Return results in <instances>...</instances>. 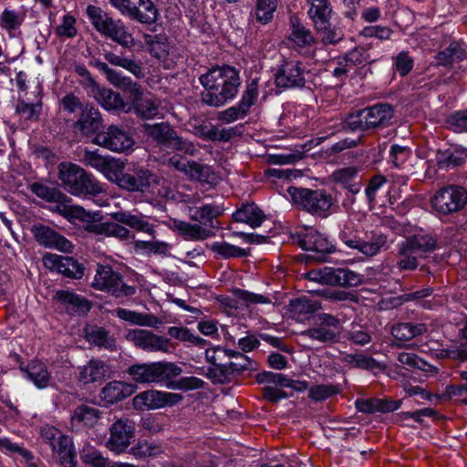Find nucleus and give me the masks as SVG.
<instances>
[{"label":"nucleus","mask_w":467,"mask_h":467,"mask_svg":"<svg viewBox=\"0 0 467 467\" xmlns=\"http://www.w3.org/2000/svg\"><path fill=\"white\" fill-rule=\"evenodd\" d=\"M240 85L237 71L230 67H214L206 72V105L223 106L235 97Z\"/></svg>","instance_id":"nucleus-1"},{"label":"nucleus","mask_w":467,"mask_h":467,"mask_svg":"<svg viewBox=\"0 0 467 467\" xmlns=\"http://www.w3.org/2000/svg\"><path fill=\"white\" fill-rule=\"evenodd\" d=\"M58 179L73 195L96 196L103 192L102 185L87 171L71 162L58 165Z\"/></svg>","instance_id":"nucleus-2"},{"label":"nucleus","mask_w":467,"mask_h":467,"mask_svg":"<svg viewBox=\"0 0 467 467\" xmlns=\"http://www.w3.org/2000/svg\"><path fill=\"white\" fill-rule=\"evenodd\" d=\"M392 117L393 109L389 104H377L349 114L345 120L344 129L365 131L387 125Z\"/></svg>","instance_id":"nucleus-3"},{"label":"nucleus","mask_w":467,"mask_h":467,"mask_svg":"<svg viewBox=\"0 0 467 467\" xmlns=\"http://www.w3.org/2000/svg\"><path fill=\"white\" fill-rule=\"evenodd\" d=\"M182 368L172 362L133 364L127 369L131 379L140 384L161 383L182 373Z\"/></svg>","instance_id":"nucleus-4"},{"label":"nucleus","mask_w":467,"mask_h":467,"mask_svg":"<svg viewBox=\"0 0 467 467\" xmlns=\"http://www.w3.org/2000/svg\"><path fill=\"white\" fill-rule=\"evenodd\" d=\"M319 320L318 324L299 334L305 347L312 348L314 343L328 344L338 340L341 330L339 319L328 314H321Z\"/></svg>","instance_id":"nucleus-5"},{"label":"nucleus","mask_w":467,"mask_h":467,"mask_svg":"<svg viewBox=\"0 0 467 467\" xmlns=\"http://www.w3.org/2000/svg\"><path fill=\"white\" fill-rule=\"evenodd\" d=\"M87 13L93 26L103 36L111 38L125 47L132 43V36L127 32L125 26L114 21L100 7L88 5Z\"/></svg>","instance_id":"nucleus-6"},{"label":"nucleus","mask_w":467,"mask_h":467,"mask_svg":"<svg viewBox=\"0 0 467 467\" xmlns=\"http://www.w3.org/2000/svg\"><path fill=\"white\" fill-rule=\"evenodd\" d=\"M91 285L117 298L130 296L136 293V287L125 284L122 275L108 265H98Z\"/></svg>","instance_id":"nucleus-7"},{"label":"nucleus","mask_w":467,"mask_h":467,"mask_svg":"<svg viewBox=\"0 0 467 467\" xmlns=\"http://www.w3.org/2000/svg\"><path fill=\"white\" fill-rule=\"evenodd\" d=\"M399 234L406 237V240L399 244V254H404L409 249L419 252H431L437 246V240L422 229L411 224L396 223L391 226Z\"/></svg>","instance_id":"nucleus-8"},{"label":"nucleus","mask_w":467,"mask_h":467,"mask_svg":"<svg viewBox=\"0 0 467 467\" xmlns=\"http://www.w3.org/2000/svg\"><path fill=\"white\" fill-rule=\"evenodd\" d=\"M123 16L145 25L154 24L159 11L151 0H109Z\"/></svg>","instance_id":"nucleus-9"},{"label":"nucleus","mask_w":467,"mask_h":467,"mask_svg":"<svg viewBox=\"0 0 467 467\" xmlns=\"http://www.w3.org/2000/svg\"><path fill=\"white\" fill-rule=\"evenodd\" d=\"M142 130L160 145L185 153L192 154L193 152L192 145L178 136L169 123L161 122L153 125L145 123L142 125Z\"/></svg>","instance_id":"nucleus-10"},{"label":"nucleus","mask_w":467,"mask_h":467,"mask_svg":"<svg viewBox=\"0 0 467 467\" xmlns=\"http://www.w3.org/2000/svg\"><path fill=\"white\" fill-rule=\"evenodd\" d=\"M307 279L324 285L356 286L361 283V276L346 268L324 267L309 271Z\"/></svg>","instance_id":"nucleus-11"},{"label":"nucleus","mask_w":467,"mask_h":467,"mask_svg":"<svg viewBox=\"0 0 467 467\" xmlns=\"http://www.w3.org/2000/svg\"><path fill=\"white\" fill-rule=\"evenodd\" d=\"M291 239L303 250L316 253L317 254L313 255V258L317 261H324L325 255L335 250L334 245L323 234L316 231L295 233L291 234Z\"/></svg>","instance_id":"nucleus-12"},{"label":"nucleus","mask_w":467,"mask_h":467,"mask_svg":"<svg viewBox=\"0 0 467 467\" xmlns=\"http://www.w3.org/2000/svg\"><path fill=\"white\" fill-rule=\"evenodd\" d=\"M135 423L130 419H119L109 428L107 448L115 453L123 452L134 437Z\"/></svg>","instance_id":"nucleus-13"},{"label":"nucleus","mask_w":467,"mask_h":467,"mask_svg":"<svg viewBox=\"0 0 467 467\" xmlns=\"http://www.w3.org/2000/svg\"><path fill=\"white\" fill-rule=\"evenodd\" d=\"M126 338L147 352H171L170 339L144 329L129 330Z\"/></svg>","instance_id":"nucleus-14"},{"label":"nucleus","mask_w":467,"mask_h":467,"mask_svg":"<svg viewBox=\"0 0 467 467\" xmlns=\"http://www.w3.org/2000/svg\"><path fill=\"white\" fill-rule=\"evenodd\" d=\"M93 142L117 152L130 150L134 143L131 136L117 125H110L106 131L98 133Z\"/></svg>","instance_id":"nucleus-15"},{"label":"nucleus","mask_w":467,"mask_h":467,"mask_svg":"<svg viewBox=\"0 0 467 467\" xmlns=\"http://www.w3.org/2000/svg\"><path fill=\"white\" fill-rule=\"evenodd\" d=\"M91 64L99 70L102 71L106 75L107 79L113 86L129 92L133 101H138L142 99L143 92L140 85L137 82H133L130 78L123 76L121 73L109 67L108 64L98 59L91 61Z\"/></svg>","instance_id":"nucleus-16"},{"label":"nucleus","mask_w":467,"mask_h":467,"mask_svg":"<svg viewBox=\"0 0 467 467\" xmlns=\"http://www.w3.org/2000/svg\"><path fill=\"white\" fill-rule=\"evenodd\" d=\"M103 127V119L99 110L91 104H86L81 108V112L77 121L73 123V131L81 136L90 137L99 133Z\"/></svg>","instance_id":"nucleus-17"},{"label":"nucleus","mask_w":467,"mask_h":467,"mask_svg":"<svg viewBox=\"0 0 467 467\" xmlns=\"http://www.w3.org/2000/svg\"><path fill=\"white\" fill-rule=\"evenodd\" d=\"M43 262L47 267L55 269L67 277L80 279L85 274L84 265L73 257L47 253L43 256Z\"/></svg>","instance_id":"nucleus-18"},{"label":"nucleus","mask_w":467,"mask_h":467,"mask_svg":"<svg viewBox=\"0 0 467 467\" xmlns=\"http://www.w3.org/2000/svg\"><path fill=\"white\" fill-rule=\"evenodd\" d=\"M32 232L40 245L64 253L72 252L73 245L71 242L47 226L35 225L32 228Z\"/></svg>","instance_id":"nucleus-19"},{"label":"nucleus","mask_w":467,"mask_h":467,"mask_svg":"<svg viewBox=\"0 0 467 467\" xmlns=\"http://www.w3.org/2000/svg\"><path fill=\"white\" fill-rule=\"evenodd\" d=\"M157 182V177L150 171L137 167L132 173L127 172L118 177L119 185L130 192H143L145 188Z\"/></svg>","instance_id":"nucleus-20"},{"label":"nucleus","mask_w":467,"mask_h":467,"mask_svg":"<svg viewBox=\"0 0 467 467\" xmlns=\"http://www.w3.org/2000/svg\"><path fill=\"white\" fill-rule=\"evenodd\" d=\"M275 83L282 88L303 87L305 78L297 61H285L275 74Z\"/></svg>","instance_id":"nucleus-21"},{"label":"nucleus","mask_w":467,"mask_h":467,"mask_svg":"<svg viewBox=\"0 0 467 467\" xmlns=\"http://www.w3.org/2000/svg\"><path fill=\"white\" fill-rule=\"evenodd\" d=\"M31 192L37 197L47 202L66 204L70 202L68 196L56 185L48 182H35L29 186Z\"/></svg>","instance_id":"nucleus-22"},{"label":"nucleus","mask_w":467,"mask_h":467,"mask_svg":"<svg viewBox=\"0 0 467 467\" xmlns=\"http://www.w3.org/2000/svg\"><path fill=\"white\" fill-rule=\"evenodd\" d=\"M295 204H318L320 202L332 204V198L324 190L289 187L287 189Z\"/></svg>","instance_id":"nucleus-23"},{"label":"nucleus","mask_w":467,"mask_h":467,"mask_svg":"<svg viewBox=\"0 0 467 467\" xmlns=\"http://www.w3.org/2000/svg\"><path fill=\"white\" fill-rule=\"evenodd\" d=\"M54 299L61 303L70 314H86L90 310V303L88 299L68 290H58Z\"/></svg>","instance_id":"nucleus-24"},{"label":"nucleus","mask_w":467,"mask_h":467,"mask_svg":"<svg viewBox=\"0 0 467 467\" xmlns=\"http://www.w3.org/2000/svg\"><path fill=\"white\" fill-rule=\"evenodd\" d=\"M136 390L132 384L123 381L109 382L100 391L101 399L108 404H114L131 396Z\"/></svg>","instance_id":"nucleus-25"},{"label":"nucleus","mask_w":467,"mask_h":467,"mask_svg":"<svg viewBox=\"0 0 467 467\" xmlns=\"http://www.w3.org/2000/svg\"><path fill=\"white\" fill-rule=\"evenodd\" d=\"M110 373L109 367L102 360L91 359L79 368L78 380L89 384L104 380Z\"/></svg>","instance_id":"nucleus-26"},{"label":"nucleus","mask_w":467,"mask_h":467,"mask_svg":"<svg viewBox=\"0 0 467 467\" xmlns=\"http://www.w3.org/2000/svg\"><path fill=\"white\" fill-rule=\"evenodd\" d=\"M432 204H467V190L458 185L440 189L431 200Z\"/></svg>","instance_id":"nucleus-27"},{"label":"nucleus","mask_w":467,"mask_h":467,"mask_svg":"<svg viewBox=\"0 0 467 467\" xmlns=\"http://www.w3.org/2000/svg\"><path fill=\"white\" fill-rule=\"evenodd\" d=\"M388 243L387 236L378 231H370L365 234L358 244V251L368 257H372L380 253Z\"/></svg>","instance_id":"nucleus-28"},{"label":"nucleus","mask_w":467,"mask_h":467,"mask_svg":"<svg viewBox=\"0 0 467 467\" xmlns=\"http://www.w3.org/2000/svg\"><path fill=\"white\" fill-rule=\"evenodd\" d=\"M320 308L321 306L317 301L303 296L291 300L287 312L290 317L296 321H303Z\"/></svg>","instance_id":"nucleus-29"},{"label":"nucleus","mask_w":467,"mask_h":467,"mask_svg":"<svg viewBox=\"0 0 467 467\" xmlns=\"http://www.w3.org/2000/svg\"><path fill=\"white\" fill-rule=\"evenodd\" d=\"M467 158L465 150L458 147H450L443 150H438L436 161L439 169L450 170L461 166Z\"/></svg>","instance_id":"nucleus-30"},{"label":"nucleus","mask_w":467,"mask_h":467,"mask_svg":"<svg viewBox=\"0 0 467 467\" xmlns=\"http://www.w3.org/2000/svg\"><path fill=\"white\" fill-rule=\"evenodd\" d=\"M400 403L401 402L400 400H388L379 399H358L355 402V405L357 410L363 413H387L397 410L400 407Z\"/></svg>","instance_id":"nucleus-31"},{"label":"nucleus","mask_w":467,"mask_h":467,"mask_svg":"<svg viewBox=\"0 0 467 467\" xmlns=\"http://www.w3.org/2000/svg\"><path fill=\"white\" fill-rule=\"evenodd\" d=\"M53 212H56L65 218H67L69 222L74 223L76 220L80 222H99L102 219V216L99 212H88L83 206H52Z\"/></svg>","instance_id":"nucleus-32"},{"label":"nucleus","mask_w":467,"mask_h":467,"mask_svg":"<svg viewBox=\"0 0 467 467\" xmlns=\"http://www.w3.org/2000/svg\"><path fill=\"white\" fill-rule=\"evenodd\" d=\"M116 316L132 325L158 327L162 324L161 320L151 314H141L125 308H117Z\"/></svg>","instance_id":"nucleus-33"},{"label":"nucleus","mask_w":467,"mask_h":467,"mask_svg":"<svg viewBox=\"0 0 467 467\" xmlns=\"http://www.w3.org/2000/svg\"><path fill=\"white\" fill-rule=\"evenodd\" d=\"M26 377L38 389H45L50 381V374L46 365L40 361H32L26 368H21Z\"/></svg>","instance_id":"nucleus-34"},{"label":"nucleus","mask_w":467,"mask_h":467,"mask_svg":"<svg viewBox=\"0 0 467 467\" xmlns=\"http://www.w3.org/2000/svg\"><path fill=\"white\" fill-rule=\"evenodd\" d=\"M101 412L95 407L88 405H79L74 410L71 417L72 425L94 427L100 419Z\"/></svg>","instance_id":"nucleus-35"},{"label":"nucleus","mask_w":467,"mask_h":467,"mask_svg":"<svg viewBox=\"0 0 467 467\" xmlns=\"http://www.w3.org/2000/svg\"><path fill=\"white\" fill-rule=\"evenodd\" d=\"M233 216L236 222L246 223L252 228L260 226L265 219V213L258 206H240Z\"/></svg>","instance_id":"nucleus-36"},{"label":"nucleus","mask_w":467,"mask_h":467,"mask_svg":"<svg viewBox=\"0 0 467 467\" xmlns=\"http://www.w3.org/2000/svg\"><path fill=\"white\" fill-rule=\"evenodd\" d=\"M95 99L106 109H124L126 103L120 94L114 92L109 88H97L92 89Z\"/></svg>","instance_id":"nucleus-37"},{"label":"nucleus","mask_w":467,"mask_h":467,"mask_svg":"<svg viewBox=\"0 0 467 467\" xmlns=\"http://www.w3.org/2000/svg\"><path fill=\"white\" fill-rule=\"evenodd\" d=\"M164 392L146 390L136 395L133 399L134 407L138 410L158 409L164 407Z\"/></svg>","instance_id":"nucleus-38"},{"label":"nucleus","mask_w":467,"mask_h":467,"mask_svg":"<svg viewBox=\"0 0 467 467\" xmlns=\"http://www.w3.org/2000/svg\"><path fill=\"white\" fill-rule=\"evenodd\" d=\"M427 326L423 323H400L391 329L392 336L400 341H408L426 333Z\"/></svg>","instance_id":"nucleus-39"},{"label":"nucleus","mask_w":467,"mask_h":467,"mask_svg":"<svg viewBox=\"0 0 467 467\" xmlns=\"http://www.w3.org/2000/svg\"><path fill=\"white\" fill-rule=\"evenodd\" d=\"M310 8L307 12L314 25H319V27L330 20L332 8L328 0H306Z\"/></svg>","instance_id":"nucleus-40"},{"label":"nucleus","mask_w":467,"mask_h":467,"mask_svg":"<svg viewBox=\"0 0 467 467\" xmlns=\"http://www.w3.org/2000/svg\"><path fill=\"white\" fill-rule=\"evenodd\" d=\"M85 336L88 342L99 348L112 349L115 347L114 338L104 327L88 326L85 328Z\"/></svg>","instance_id":"nucleus-41"},{"label":"nucleus","mask_w":467,"mask_h":467,"mask_svg":"<svg viewBox=\"0 0 467 467\" xmlns=\"http://www.w3.org/2000/svg\"><path fill=\"white\" fill-rule=\"evenodd\" d=\"M206 378L213 383L223 384L233 379V370H230L229 359L224 362H213L206 365Z\"/></svg>","instance_id":"nucleus-42"},{"label":"nucleus","mask_w":467,"mask_h":467,"mask_svg":"<svg viewBox=\"0 0 467 467\" xmlns=\"http://www.w3.org/2000/svg\"><path fill=\"white\" fill-rule=\"evenodd\" d=\"M82 162L90 166L103 173L109 172L114 165V161L111 159H108L100 154H99L98 150H85Z\"/></svg>","instance_id":"nucleus-43"},{"label":"nucleus","mask_w":467,"mask_h":467,"mask_svg":"<svg viewBox=\"0 0 467 467\" xmlns=\"http://www.w3.org/2000/svg\"><path fill=\"white\" fill-rule=\"evenodd\" d=\"M104 57L111 65L127 69L136 78H140L144 76L140 65L131 58L119 56L113 52H106Z\"/></svg>","instance_id":"nucleus-44"},{"label":"nucleus","mask_w":467,"mask_h":467,"mask_svg":"<svg viewBox=\"0 0 467 467\" xmlns=\"http://www.w3.org/2000/svg\"><path fill=\"white\" fill-rule=\"evenodd\" d=\"M292 32L290 39L299 47H307L314 42V37L309 29L299 23L296 16L291 17Z\"/></svg>","instance_id":"nucleus-45"},{"label":"nucleus","mask_w":467,"mask_h":467,"mask_svg":"<svg viewBox=\"0 0 467 467\" xmlns=\"http://www.w3.org/2000/svg\"><path fill=\"white\" fill-rule=\"evenodd\" d=\"M464 57L465 53L461 46L456 42H452L448 47L437 54L436 59L438 60V65L448 66L462 60Z\"/></svg>","instance_id":"nucleus-46"},{"label":"nucleus","mask_w":467,"mask_h":467,"mask_svg":"<svg viewBox=\"0 0 467 467\" xmlns=\"http://www.w3.org/2000/svg\"><path fill=\"white\" fill-rule=\"evenodd\" d=\"M341 360L344 364L355 368L372 370L379 367L373 358L363 354H344Z\"/></svg>","instance_id":"nucleus-47"},{"label":"nucleus","mask_w":467,"mask_h":467,"mask_svg":"<svg viewBox=\"0 0 467 467\" xmlns=\"http://www.w3.org/2000/svg\"><path fill=\"white\" fill-rule=\"evenodd\" d=\"M229 355L230 358L234 357L236 358L235 361H229L230 370H233V377L244 371L257 370V363L249 357L235 351H230Z\"/></svg>","instance_id":"nucleus-48"},{"label":"nucleus","mask_w":467,"mask_h":467,"mask_svg":"<svg viewBox=\"0 0 467 467\" xmlns=\"http://www.w3.org/2000/svg\"><path fill=\"white\" fill-rule=\"evenodd\" d=\"M277 8V0H256V20L263 25L268 24L274 17Z\"/></svg>","instance_id":"nucleus-49"},{"label":"nucleus","mask_w":467,"mask_h":467,"mask_svg":"<svg viewBox=\"0 0 467 467\" xmlns=\"http://www.w3.org/2000/svg\"><path fill=\"white\" fill-rule=\"evenodd\" d=\"M210 249L217 254L228 257H244L247 254L246 251L238 246L222 242H215L210 245Z\"/></svg>","instance_id":"nucleus-50"},{"label":"nucleus","mask_w":467,"mask_h":467,"mask_svg":"<svg viewBox=\"0 0 467 467\" xmlns=\"http://www.w3.org/2000/svg\"><path fill=\"white\" fill-rule=\"evenodd\" d=\"M171 227L176 229L187 239L196 240L202 238V227L196 223L191 224L184 221L174 219Z\"/></svg>","instance_id":"nucleus-51"},{"label":"nucleus","mask_w":467,"mask_h":467,"mask_svg":"<svg viewBox=\"0 0 467 467\" xmlns=\"http://www.w3.org/2000/svg\"><path fill=\"white\" fill-rule=\"evenodd\" d=\"M315 27L324 44H335L343 38L342 32L337 28H332L329 20H327L320 27L318 24Z\"/></svg>","instance_id":"nucleus-52"},{"label":"nucleus","mask_w":467,"mask_h":467,"mask_svg":"<svg viewBox=\"0 0 467 467\" xmlns=\"http://www.w3.org/2000/svg\"><path fill=\"white\" fill-rule=\"evenodd\" d=\"M170 337L195 346H202L203 339L193 335L188 328L182 327H171L168 329Z\"/></svg>","instance_id":"nucleus-53"},{"label":"nucleus","mask_w":467,"mask_h":467,"mask_svg":"<svg viewBox=\"0 0 467 467\" xmlns=\"http://www.w3.org/2000/svg\"><path fill=\"white\" fill-rule=\"evenodd\" d=\"M257 98V81L252 80L250 84H248L244 94L239 104L236 106L238 110L241 111V114L244 117L247 114L250 107L254 103Z\"/></svg>","instance_id":"nucleus-54"},{"label":"nucleus","mask_w":467,"mask_h":467,"mask_svg":"<svg viewBox=\"0 0 467 467\" xmlns=\"http://www.w3.org/2000/svg\"><path fill=\"white\" fill-rule=\"evenodd\" d=\"M113 217L118 222L126 223V224L130 225V227H133L140 231H144V232L150 231V227L149 223L135 215H131V214L126 213H115L113 214Z\"/></svg>","instance_id":"nucleus-55"},{"label":"nucleus","mask_w":467,"mask_h":467,"mask_svg":"<svg viewBox=\"0 0 467 467\" xmlns=\"http://www.w3.org/2000/svg\"><path fill=\"white\" fill-rule=\"evenodd\" d=\"M234 296L243 301L247 306H251L256 304H270L271 300L260 294L251 293L243 289H235L234 291Z\"/></svg>","instance_id":"nucleus-56"},{"label":"nucleus","mask_w":467,"mask_h":467,"mask_svg":"<svg viewBox=\"0 0 467 467\" xmlns=\"http://www.w3.org/2000/svg\"><path fill=\"white\" fill-rule=\"evenodd\" d=\"M134 103L137 114L142 119H150L159 114V106L150 99H140Z\"/></svg>","instance_id":"nucleus-57"},{"label":"nucleus","mask_w":467,"mask_h":467,"mask_svg":"<svg viewBox=\"0 0 467 467\" xmlns=\"http://www.w3.org/2000/svg\"><path fill=\"white\" fill-rule=\"evenodd\" d=\"M22 22V15L8 9H5L0 17V26L7 30L17 29Z\"/></svg>","instance_id":"nucleus-58"},{"label":"nucleus","mask_w":467,"mask_h":467,"mask_svg":"<svg viewBox=\"0 0 467 467\" xmlns=\"http://www.w3.org/2000/svg\"><path fill=\"white\" fill-rule=\"evenodd\" d=\"M82 461L94 467H109V462L99 451L88 449L80 455Z\"/></svg>","instance_id":"nucleus-59"},{"label":"nucleus","mask_w":467,"mask_h":467,"mask_svg":"<svg viewBox=\"0 0 467 467\" xmlns=\"http://www.w3.org/2000/svg\"><path fill=\"white\" fill-rule=\"evenodd\" d=\"M202 380L196 377H186L177 381H170L167 387L171 389L191 390L202 386Z\"/></svg>","instance_id":"nucleus-60"},{"label":"nucleus","mask_w":467,"mask_h":467,"mask_svg":"<svg viewBox=\"0 0 467 467\" xmlns=\"http://www.w3.org/2000/svg\"><path fill=\"white\" fill-rule=\"evenodd\" d=\"M337 392V389L333 385H315L309 389V398L319 401L327 399Z\"/></svg>","instance_id":"nucleus-61"},{"label":"nucleus","mask_w":467,"mask_h":467,"mask_svg":"<svg viewBox=\"0 0 467 467\" xmlns=\"http://www.w3.org/2000/svg\"><path fill=\"white\" fill-rule=\"evenodd\" d=\"M289 378L281 373L265 372L257 375L259 383H273L280 387L289 386Z\"/></svg>","instance_id":"nucleus-62"},{"label":"nucleus","mask_w":467,"mask_h":467,"mask_svg":"<svg viewBox=\"0 0 467 467\" xmlns=\"http://www.w3.org/2000/svg\"><path fill=\"white\" fill-rule=\"evenodd\" d=\"M238 133V129L236 127L230 129H218L212 128L209 131L206 132V138L212 140H220V141H227L230 140L233 137L236 136Z\"/></svg>","instance_id":"nucleus-63"},{"label":"nucleus","mask_w":467,"mask_h":467,"mask_svg":"<svg viewBox=\"0 0 467 467\" xmlns=\"http://www.w3.org/2000/svg\"><path fill=\"white\" fill-rule=\"evenodd\" d=\"M412 66L413 59L409 56L408 52H400L395 58V70L401 77L408 75Z\"/></svg>","instance_id":"nucleus-64"}]
</instances>
